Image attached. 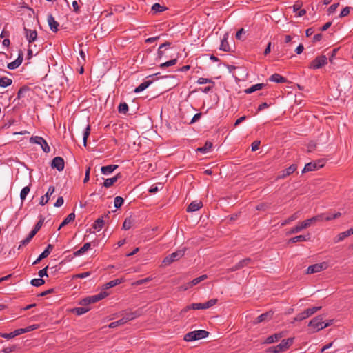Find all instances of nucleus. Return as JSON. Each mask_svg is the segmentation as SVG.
<instances>
[{"label": "nucleus", "mask_w": 353, "mask_h": 353, "mask_svg": "<svg viewBox=\"0 0 353 353\" xmlns=\"http://www.w3.org/2000/svg\"><path fill=\"white\" fill-rule=\"evenodd\" d=\"M209 336V332L204 330L189 332L184 335L183 340L187 342L195 341L205 339Z\"/></svg>", "instance_id": "f257e3e1"}, {"label": "nucleus", "mask_w": 353, "mask_h": 353, "mask_svg": "<svg viewBox=\"0 0 353 353\" xmlns=\"http://www.w3.org/2000/svg\"><path fill=\"white\" fill-rule=\"evenodd\" d=\"M108 293L102 291L100 293L97 294H94L92 296H88L86 298L83 299L80 302L79 304L82 306H88L91 303H96L100 300H102L103 299L105 298L108 296Z\"/></svg>", "instance_id": "f03ea898"}, {"label": "nucleus", "mask_w": 353, "mask_h": 353, "mask_svg": "<svg viewBox=\"0 0 353 353\" xmlns=\"http://www.w3.org/2000/svg\"><path fill=\"white\" fill-rule=\"evenodd\" d=\"M293 341L294 338L283 339L279 345L272 347L270 350L274 353H281L285 352L292 345Z\"/></svg>", "instance_id": "7ed1b4c3"}, {"label": "nucleus", "mask_w": 353, "mask_h": 353, "mask_svg": "<svg viewBox=\"0 0 353 353\" xmlns=\"http://www.w3.org/2000/svg\"><path fill=\"white\" fill-rule=\"evenodd\" d=\"M330 324L327 323H325L323 321V317L321 316H318L312 319L308 325L314 330V332H318L321 330L327 327H328Z\"/></svg>", "instance_id": "20e7f679"}, {"label": "nucleus", "mask_w": 353, "mask_h": 353, "mask_svg": "<svg viewBox=\"0 0 353 353\" xmlns=\"http://www.w3.org/2000/svg\"><path fill=\"white\" fill-rule=\"evenodd\" d=\"M185 254V249L183 250H179L174 252H172V254L168 255L166 257L164 258L163 260V263L165 265H168L173 263L174 261H178L181 257L183 256Z\"/></svg>", "instance_id": "39448f33"}, {"label": "nucleus", "mask_w": 353, "mask_h": 353, "mask_svg": "<svg viewBox=\"0 0 353 353\" xmlns=\"http://www.w3.org/2000/svg\"><path fill=\"white\" fill-rule=\"evenodd\" d=\"M30 143H33V144L39 145L41 146L42 150L46 153H48L50 151V148L48 145V143L41 137L33 136V137H30Z\"/></svg>", "instance_id": "423d86ee"}, {"label": "nucleus", "mask_w": 353, "mask_h": 353, "mask_svg": "<svg viewBox=\"0 0 353 353\" xmlns=\"http://www.w3.org/2000/svg\"><path fill=\"white\" fill-rule=\"evenodd\" d=\"M321 306H318V307H313L311 308L306 309L303 312H301L299 314H297L294 317V321H301L310 317L312 314H314L315 312H316L317 311L321 310Z\"/></svg>", "instance_id": "0eeeda50"}, {"label": "nucleus", "mask_w": 353, "mask_h": 353, "mask_svg": "<svg viewBox=\"0 0 353 353\" xmlns=\"http://www.w3.org/2000/svg\"><path fill=\"white\" fill-rule=\"evenodd\" d=\"M217 303L216 299H212L205 303H192L190 305L189 308L192 310H205L208 309Z\"/></svg>", "instance_id": "6e6552de"}, {"label": "nucleus", "mask_w": 353, "mask_h": 353, "mask_svg": "<svg viewBox=\"0 0 353 353\" xmlns=\"http://www.w3.org/2000/svg\"><path fill=\"white\" fill-rule=\"evenodd\" d=\"M327 58L325 55H321L316 57L310 63V68L316 70L321 68L323 65L327 64Z\"/></svg>", "instance_id": "1a4fd4ad"}, {"label": "nucleus", "mask_w": 353, "mask_h": 353, "mask_svg": "<svg viewBox=\"0 0 353 353\" xmlns=\"http://www.w3.org/2000/svg\"><path fill=\"white\" fill-rule=\"evenodd\" d=\"M312 224V222L311 221L310 219H306L303 222L299 223L295 227L291 228L288 232L287 234H296L301 230L308 228Z\"/></svg>", "instance_id": "9d476101"}, {"label": "nucleus", "mask_w": 353, "mask_h": 353, "mask_svg": "<svg viewBox=\"0 0 353 353\" xmlns=\"http://www.w3.org/2000/svg\"><path fill=\"white\" fill-rule=\"evenodd\" d=\"M24 35L28 43H32L38 40L37 32L35 30H31L24 28Z\"/></svg>", "instance_id": "9b49d317"}, {"label": "nucleus", "mask_w": 353, "mask_h": 353, "mask_svg": "<svg viewBox=\"0 0 353 353\" xmlns=\"http://www.w3.org/2000/svg\"><path fill=\"white\" fill-rule=\"evenodd\" d=\"M327 266V263L325 262L310 265L307 269V274H313V273L319 272L326 269Z\"/></svg>", "instance_id": "f8f14e48"}, {"label": "nucleus", "mask_w": 353, "mask_h": 353, "mask_svg": "<svg viewBox=\"0 0 353 353\" xmlns=\"http://www.w3.org/2000/svg\"><path fill=\"white\" fill-rule=\"evenodd\" d=\"M51 166L52 168H55L59 172L62 171L65 166L63 159L61 157H54L52 161Z\"/></svg>", "instance_id": "ddd939ff"}, {"label": "nucleus", "mask_w": 353, "mask_h": 353, "mask_svg": "<svg viewBox=\"0 0 353 353\" xmlns=\"http://www.w3.org/2000/svg\"><path fill=\"white\" fill-rule=\"evenodd\" d=\"M54 190H55V188L54 186H50L48 188L47 192L45 194V195H43L41 197L40 201H39V204L41 205H46L50 200V198L52 196V194L54 193Z\"/></svg>", "instance_id": "4468645a"}, {"label": "nucleus", "mask_w": 353, "mask_h": 353, "mask_svg": "<svg viewBox=\"0 0 353 353\" xmlns=\"http://www.w3.org/2000/svg\"><path fill=\"white\" fill-rule=\"evenodd\" d=\"M321 161H319V162H310L308 163H306L303 170H302V172H310V171H314V170H316L317 169H319V168H322L323 167V164H320Z\"/></svg>", "instance_id": "2eb2a0df"}, {"label": "nucleus", "mask_w": 353, "mask_h": 353, "mask_svg": "<svg viewBox=\"0 0 353 353\" xmlns=\"http://www.w3.org/2000/svg\"><path fill=\"white\" fill-rule=\"evenodd\" d=\"M47 21L50 29L53 32H57L59 30V23L55 20L54 17L52 14H48L47 17Z\"/></svg>", "instance_id": "dca6fc26"}, {"label": "nucleus", "mask_w": 353, "mask_h": 353, "mask_svg": "<svg viewBox=\"0 0 353 353\" xmlns=\"http://www.w3.org/2000/svg\"><path fill=\"white\" fill-rule=\"evenodd\" d=\"M23 61V55L22 54H19L18 57L14 61L9 63L7 65L9 70H14L19 67Z\"/></svg>", "instance_id": "f3484780"}, {"label": "nucleus", "mask_w": 353, "mask_h": 353, "mask_svg": "<svg viewBox=\"0 0 353 353\" xmlns=\"http://www.w3.org/2000/svg\"><path fill=\"white\" fill-rule=\"evenodd\" d=\"M202 203L199 201H194L188 205L187 211L188 212H193L199 210L202 207Z\"/></svg>", "instance_id": "a211bd4d"}, {"label": "nucleus", "mask_w": 353, "mask_h": 353, "mask_svg": "<svg viewBox=\"0 0 353 353\" xmlns=\"http://www.w3.org/2000/svg\"><path fill=\"white\" fill-rule=\"evenodd\" d=\"M228 34L226 33L224 34L223 37L221 41L220 50L224 52H229L230 50V48L229 43L228 42Z\"/></svg>", "instance_id": "6ab92c4d"}, {"label": "nucleus", "mask_w": 353, "mask_h": 353, "mask_svg": "<svg viewBox=\"0 0 353 353\" xmlns=\"http://www.w3.org/2000/svg\"><path fill=\"white\" fill-rule=\"evenodd\" d=\"M117 168V165H108L106 166H102L101 168V172L104 175H109L112 172H113Z\"/></svg>", "instance_id": "aec40b11"}, {"label": "nucleus", "mask_w": 353, "mask_h": 353, "mask_svg": "<svg viewBox=\"0 0 353 353\" xmlns=\"http://www.w3.org/2000/svg\"><path fill=\"white\" fill-rule=\"evenodd\" d=\"M297 168V166L296 164H292L290 166H289L288 168L285 169L282 171L281 174L279 176V178H285L290 174H292Z\"/></svg>", "instance_id": "412c9836"}, {"label": "nucleus", "mask_w": 353, "mask_h": 353, "mask_svg": "<svg viewBox=\"0 0 353 353\" xmlns=\"http://www.w3.org/2000/svg\"><path fill=\"white\" fill-rule=\"evenodd\" d=\"M124 281H125V279L123 278L117 279L110 281L106 283L103 285V289H109V288H113L119 284H121Z\"/></svg>", "instance_id": "4be33fe9"}, {"label": "nucleus", "mask_w": 353, "mask_h": 353, "mask_svg": "<svg viewBox=\"0 0 353 353\" xmlns=\"http://www.w3.org/2000/svg\"><path fill=\"white\" fill-rule=\"evenodd\" d=\"M282 333H276L266 338L264 343L267 344H270L278 341L282 337Z\"/></svg>", "instance_id": "5701e85b"}, {"label": "nucleus", "mask_w": 353, "mask_h": 353, "mask_svg": "<svg viewBox=\"0 0 353 353\" xmlns=\"http://www.w3.org/2000/svg\"><path fill=\"white\" fill-rule=\"evenodd\" d=\"M152 83V81H145L142 82L139 86H137L134 89V92L135 93H139L141 92H143L146 88H148L151 85Z\"/></svg>", "instance_id": "b1692460"}, {"label": "nucleus", "mask_w": 353, "mask_h": 353, "mask_svg": "<svg viewBox=\"0 0 353 353\" xmlns=\"http://www.w3.org/2000/svg\"><path fill=\"white\" fill-rule=\"evenodd\" d=\"M269 80L272 82L275 83H285L286 82V79L279 74H274L271 75L269 78Z\"/></svg>", "instance_id": "393cba45"}, {"label": "nucleus", "mask_w": 353, "mask_h": 353, "mask_svg": "<svg viewBox=\"0 0 353 353\" xmlns=\"http://www.w3.org/2000/svg\"><path fill=\"white\" fill-rule=\"evenodd\" d=\"M120 174H118L117 175L114 176L112 178L106 179L103 182V186L105 188H110L111 187L115 182L117 181V180L119 179Z\"/></svg>", "instance_id": "a878e982"}, {"label": "nucleus", "mask_w": 353, "mask_h": 353, "mask_svg": "<svg viewBox=\"0 0 353 353\" xmlns=\"http://www.w3.org/2000/svg\"><path fill=\"white\" fill-rule=\"evenodd\" d=\"M272 313L271 312L263 313L259 315L255 320L256 323H261L264 321L269 320L272 318Z\"/></svg>", "instance_id": "bb28decb"}, {"label": "nucleus", "mask_w": 353, "mask_h": 353, "mask_svg": "<svg viewBox=\"0 0 353 353\" xmlns=\"http://www.w3.org/2000/svg\"><path fill=\"white\" fill-rule=\"evenodd\" d=\"M91 247L90 243H85L79 250L74 252V255L77 256L83 254Z\"/></svg>", "instance_id": "cd10ccee"}, {"label": "nucleus", "mask_w": 353, "mask_h": 353, "mask_svg": "<svg viewBox=\"0 0 353 353\" xmlns=\"http://www.w3.org/2000/svg\"><path fill=\"white\" fill-rule=\"evenodd\" d=\"M263 86H264L263 83H256V84L252 85L250 88L245 90V92L246 94H251L254 92L261 90V88H263Z\"/></svg>", "instance_id": "c85d7f7f"}, {"label": "nucleus", "mask_w": 353, "mask_h": 353, "mask_svg": "<svg viewBox=\"0 0 353 353\" xmlns=\"http://www.w3.org/2000/svg\"><path fill=\"white\" fill-rule=\"evenodd\" d=\"M75 219V214L74 213H70L64 219L63 221H62V223H61V225H59L58 230H59L62 227L66 225L67 224H68L70 222L74 221Z\"/></svg>", "instance_id": "c756f323"}, {"label": "nucleus", "mask_w": 353, "mask_h": 353, "mask_svg": "<svg viewBox=\"0 0 353 353\" xmlns=\"http://www.w3.org/2000/svg\"><path fill=\"white\" fill-rule=\"evenodd\" d=\"M140 315V313L137 311L136 312H129V313H127L124 316V319L125 321V323L130 321H132L136 318H137L138 316H139Z\"/></svg>", "instance_id": "7c9ffc66"}, {"label": "nucleus", "mask_w": 353, "mask_h": 353, "mask_svg": "<svg viewBox=\"0 0 353 353\" xmlns=\"http://www.w3.org/2000/svg\"><path fill=\"white\" fill-rule=\"evenodd\" d=\"M90 310V308L87 305V306H82V307H76V308L73 309V312L75 314H77V315L80 316V315L85 314Z\"/></svg>", "instance_id": "2f4dec72"}, {"label": "nucleus", "mask_w": 353, "mask_h": 353, "mask_svg": "<svg viewBox=\"0 0 353 353\" xmlns=\"http://www.w3.org/2000/svg\"><path fill=\"white\" fill-rule=\"evenodd\" d=\"M12 83V80L7 77H3L0 78V87L6 88L10 85Z\"/></svg>", "instance_id": "473e14b6"}, {"label": "nucleus", "mask_w": 353, "mask_h": 353, "mask_svg": "<svg viewBox=\"0 0 353 353\" xmlns=\"http://www.w3.org/2000/svg\"><path fill=\"white\" fill-rule=\"evenodd\" d=\"M212 147V143L211 142H206L204 146L199 148L197 149V151L206 154L209 152Z\"/></svg>", "instance_id": "72a5a7b5"}, {"label": "nucleus", "mask_w": 353, "mask_h": 353, "mask_svg": "<svg viewBox=\"0 0 353 353\" xmlns=\"http://www.w3.org/2000/svg\"><path fill=\"white\" fill-rule=\"evenodd\" d=\"M307 240V238L305 235H299L294 237H292L289 239L288 243H294L299 241H305Z\"/></svg>", "instance_id": "f704fd0d"}, {"label": "nucleus", "mask_w": 353, "mask_h": 353, "mask_svg": "<svg viewBox=\"0 0 353 353\" xmlns=\"http://www.w3.org/2000/svg\"><path fill=\"white\" fill-rule=\"evenodd\" d=\"M30 191V188L29 185L25 186L22 188L20 192V199L23 201L26 199L27 195L29 194Z\"/></svg>", "instance_id": "c9c22d12"}, {"label": "nucleus", "mask_w": 353, "mask_h": 353, "mask_svg": "<svg viewBox=\"0 0 353 353\" xmlns=\"http://www.w3.org/2000/svg\"><path fill=\"white\" fill-rule=\"evenodd\" d=\"M207 278L206 274L201 275L196 279H194L192 281L190 282L189 286H194L197 284H199L200 282L204 281Z\"/></svg>", "instance_id": "e433bc0d"}, {"label": "nucleus", "mask_w": 353, "mask_h": 353, "mask_svg": "<svg viewBox=\"0 0 353 353\" xmlns=\"http://www.w3.org/2000/svg\"><path fill=\"white\" fill-rule=\"evenodd\" d=\"M349 236H350V232L348 230L338 234V236L334 239V242L338 243V242L342 241L344 239H345L346 237H347Z\"/></svg>", "instance_id": "4c0bfd02"}, {"label": "nucleus", "mask_w": 353, "mask_h": 353, "mask_svg": "<svg viewBox=\"0 0 353 353\" xmlns=\"http://www.w3.org/2000/svg\"><path fill=\"white\" fill-rule=\"evenodd\" d=\"M167 9L166 7L161 6L159 3H156L152 6V10L154 13L161 12Z\"/></svg>", "instance_id": "58836bf2"}, {"label": "nucleus", "mask_w": 353, "mask_h": 353, "mask_svg": "<svg viewBox=\"0 0 353 353\" xmlns=\"http://www.w3.org/2000/svg\"><path fill=\"white\" fill-rule=\"evenodd\" d=\"M133 220L131 217L126 218L123 223V229L125 230H128L131 228L133 224Z\"/></svg>", "instance_id": "ea45409f"}, {"label": "nucleus", "mask_w": 353, "mask_h": 353, "mask_svg": "<svg viewBox=\"0 0 353 353\" xmlns=\"http://www.w3.org/2000/svg\"><path fill=\"white\" fill-rule=\"evenodd\" d=\"M103 224L104 220L103 219V218H99L95 221L93 228L99 231L101 230V228L103 226Z\"/></svg>", "instance_id": "a19ab883"}, {"label": "nucleus", "mask_w": 353, "mask_h": 353, "mask_svg": "<svg viewBox=\"0 0 353 353\" xmlns=\"http://www.w3.org/2000/svg\"><path fill=\"white\" fill-rule=\"evenodd\" d=\"M52 249V245L51 244H48V246L46 247V248L43 251V252H41L40 254V259H45L46 258L47 256H48V255L50 254V250Z\"/></svg>", "instance_id": "79ce46f5"}, {"label": "nucleus", "mask_w": 353, "mask_h": 353, "mask_svg": "<svg viewBox=\"0 0 353 353\" xmlns=\"http://www.w3.org/2000/svg\"><path fill=\"white\" fill-rule=\"evenodd\" d=\"M299 217V212H295L292 216H290L288 219L285 220L283 222H282L281 225H285L286 224L289 223L291 221H293L296 219H297Z\"/></svg>", "instance_id": "37998d69"}, {"label": "nucleus", "mask_w": 353, "mask_h": 353, "mask_svg": "<svg viewBox=\"0 0 353 353\" xmlns=\"http://www.w3.org/2000/svg\"><path fill=\"white\" fill-rule=\"evenodd\" d=\"M125 323V321L123 317H122L121 319L118 320V321H114V322H112L111 323H110L109 325V327L110 328H114L117 326H120V325H124Z\"/></svg>", "instance_id": "c03bdc74"}, {"label": "nucleus", "mask_w": 353, "mask_h": 353, "mask_svg": "<svg viewBox=\"0 0 353 353\" xmlns=\"http://www.w3.org/2000/svg\"><path fill=\"white\" fill-rule=\"evenodd\" d=\"M118 111L121 114H126L128 111V105L125 103H121L118 108Z\"/></svg>", "instance_id": "a18cd8bd"}, {"label": "nucleus", "mask_w": 353, "mask_h": 353, "mask_svg": "<svg viewBox=\"0 0 353 353\" xmlns=\"http://www.w3.org/2000/svg\"><path fill=\"white\" fill-rule=\"evenodd\" d=\"M45 283V281L40 277L38 279H33L31 280L30 283L32 285L35 287H39Z\"/></svg>", "instance_id": "49530a36"}, {"label": "nucleus", "mask_w": 353, "mask_h": 353, "mask_svg": "<svg viewBox=\"0 0 353 353\" xmlns=\"http://www.w3.org/2000/svg\"><path fill=\"white\" fill-rule=\"evenodd\" d=\"M90 133V125H87L86 128L84 129L83 131V141L84 146H86L87 144V139Z\"/></svg>", "instance_id": "de8ad7c7"}, {"label": "nucleus", "mask_w": 353, "mask_h": 353, "mask_svg": "<svg viewBox=\"0 0 353 353\" xmlns=\"http://www.w3.org/2000/svg\"><path fill=\"white\" fill-rule=\"evenodd\" d=\"M163 188V185L161 183H159L157 185H152L148 190V192L151 194H154L157 192L160 189Z\"/></svg>", "instance_id": "09e8293b"}, {"label": "nucleus", "mask_w": 353, "mask_h": 353, "mask_svg": "<svg viewBox=\"0 0 353 353\" xmlns=\"http://www.w3.org/2000/svg\"><path fill=\"white\" fill-rule=\"evenodd\" d=\"M176 62H177V59H172V60H170L165 63H161L159 66L161 68H164L165 67L172 66V65H175L176 63Z\"/></svg>", "instance_id": "8fccbe9b"}, {"label": "nucleus", "mask_w": 353, "mask_h": 353, "mask_svg": "<svg viewBox=\"0 0 353 353\" xmlns=\"http://www.w3.org/2000/svg\"><path fill=\"white\" fill-rule=\"evenodd\" d=\"M123 199L121 196H116L114 201V206L116 208H119L123 203Z\"/></svg>", "instance_id": "3c124183"}, {"label": "nucleus", "mask_w": 353, "mask_h": 353, "mask_svg": "<svg viewBox=\"0 0 353 353\" xmlns=\"http://www.w3.org/2000/svg\"><path fill=\"white\" fill-rule=\"evenodd\" d=\"M325 216H326L325 215V214H318L316 216H314L310 218V220L312 222V223H314L316 221H321L325 220L324 218Z\"/></svg>", "instance_id": "603ef678"}, {"label": "nucleus", "mask_w": 353, "mask_h": 353, "mask_svg": "<svg viewBox=\"0 0 353 353\" xmlns=\"http://www.w3.org/2000/svg\"><path fill=\"white\" fill-rule=\"evenodd\" d=\"M341 216V212H336V213H334V214H331V215H327L324 218V219H325V221H331V220L337 219V218H339Z\"/></svg>", "instance_id": "864d4df0"}, {"label": "nucleus", "mask_w": 353, "mask_h": 353, "mask_svg": "<svg viewBox=\"0 0 353 353\" xmlns=\"http://www.w3.org/2000/svg\"><path fill=\"white\" fill-rule=\"evenodd\" d=\"M213 83V81L211 79H210L204 78V77H200L197 80V83L199 84V85H203V84H206V83Z\"/></svg>", "instance_id": "5fc2aeb1"}, {"label": "nucleus", "mask_w": 353, "mask_h": 353, "mask_svg": "<svg viewBox=\"0 0 353 353\" xmlns=\"http://www.w3.org/2000/svg\"><path fill=\"white\" fill-rule=\"evenodd\" d=\"M251 261L250 258H245L241 261H240L239 263V267H241V268L246 266Z\"/></svg>", "instance_id": "6e6d98bb"}, {"label": "nucleus", "mask_w": 353, "mask_h": 353, "mask_svg": "<svg viewBox=\"0 0 353 353\" xmlns=\"http://www.w3.org/2000/svg\"><path fill=\"white\" fill-rule=\"evenodd\" d=\"M43 222H44V218L41 217L39 221L34 225V230H37V232H38V231L42 227Z\"/></svg>", "instance_id": "4d7b16f0"}, {"label": "nucleus", "mask_w": 353, "mask_h": 353, "mask_svg": "<svg viewBox=\"0 0 353 353\" xmlns=\"http://www.w3.org/2000/svg\"><path fill=\"white\" fill-rule=\"evenodd\" d=\"M64 203L63 198L62 196L58 197L56 202L54 203V206L56 208H59L63 205Z\"/></svg>", "instance_id": "13d9d810"}, {"label": "nucleus", "mask_w": 353, "mask_h": 353, "mask_svg": "<svg viewBox=\"0 0 353 353\" xmlns=\"http://www.w3.org/2000/svg\"><path fill=\"white\" fill-rule=\"evenodd\" d=\"M47 270H48V266H46V268L40 270L39 272H38V275L42 279L43 276H48V274H47Z\"/></svg>", "instance_id": "bf43d9fd"}, {"label": "nucleus", "mask_w": 353, "mask_h": 353, "mask_svg": "<svg viewBox=\"0 0 353 353\" xmlns=\"http://www.w3.org/2000/svg\"><path fill=\"white\" fill-rule=\"evenodd\" d=\"M349 13H350V8L345 7L341 11L339 16H340V17H344L347 16Z\"/></svg>", "instance_id": "052dcab7"}, {"label": "nucleus", "mask_w": 353, "mask_h": 353, "mask_svg": "<svg viewBox=\"0 0 353 353\" xmlns=\"http://www.w3.org/2000/svg\"><path fill=\"white\" fill-rule=\"evenodd\" d=\"M90 275V272H82V273H80V274H78L77 275L74 276L75 278H80V279H84V278H86L88 276H89Z\"/></svg>", "instance_id": "680f3d73"}, {"label": "nucleus", "mask_w": 353, "mask_h": 353, "mask_svg": "<svg viewBox=\"0 0 353 353\" xmlns=\"http://www.w3.org/2000/svg\"><path fill=\"white\" fill-rule=\"evenodd\" d=\"M339 3H334L332 5H331L329 8H328V12L330 14H332L334 12H335V10H336V8H338Z\"/></svg>", "instance_id": "e2e57ef3"}, {"label": "nucleus", "mask_w": 353, "mask_h": 353, "mask_svg": "<svg viewBox=\"0 0 353 353\" xmlns=\"http://www.w3.org/2000/svg\"><path fill=\"white\" fill-rule=\"evenodd\" d=\"M201 117V113H196L194 115V117L192 118L191 121H190V124H192L195 122H196L199 119H200Z\"/></svg>", "instance_id": "0e129e2a"}, {"label": "nucleus", "mask_w": 353, "mask_h": 353, "mask_svg": "<svg viewBox=\"0 0 353 353\" xmlns=\"http://www.w3.org/2000/svg\"><path fill=\"white\" fill-rule=\"evenodd\" d=\"M0 336L6 339H10L14 337V334H12V332L10 333H1L0 334Z\"/></svg>", "instance_id": "69168bd1"}, {"label": "nucleus", "mask_w": 353, "mask_h": 353, "mask_svg": "<svg viewBox=\"0 0 353 353\" xmlns=\"http://www.w3.org/2000/svg\"><path fill=\"white\" fill-rule=\"evenodd\" d=\"M23 333H26V330L23 328L17 329L12 332L14 337Z\"/></svg>", "instance_id": "338daca9"}, {"label": "nucleus", "mask_w": 353, "mask_h": 353, "mask_svg": "<svg viewBox=\"0 0 353 353\" xmlns=\"http://www.w3.org/2000/svg\"><path fill=\"white\" fill-rule=\"evenodd\" d=\"M260 145V141H255L252 143V151H256L259 149Z\"/></svg>", "instance_id": "774afa93"}]
</instances>
